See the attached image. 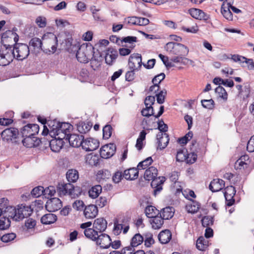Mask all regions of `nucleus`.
Masks as SVG:
<instances>
[{
    "mask_svg": "<svg viewBox=\"0 0 254 254\" xmlns=\"http://www.w3.org/2000/svg\"><path fill=\"white\" fill-rule=\"evenodd\" d=\"M230 9L229 8H223L221 7V13L226 19L231 21L233 20V15Z\"/></svg>",
    "mask_w": 254,
    "mask_h": 254,
    "instance_id": "e2e57ef3",
    "label": "nucleus"
},
{
    "mask_svg": "<svg viewBox=\"0 0 254 254\" xmlns=\"http://www.w3.org/2000/svg\"><path fill=\"white\" fill-rule=\"evenodd\" d=\"M141 114L143 116L149 117L153 115V107L146 106V108L141 111Z\"/></svg>",
    "mask_w": 254,
    "mask_h": 254,
    "instance_id": "338daca9",
    "label": "nucleus"
},
{
    "mask_svg": "<svg viewBox=\"0 0 254 254\" xmlns=\"http://www.w3.org/2000/svg\"><path fill=\"white\" fill-rule=\"evenodd\" d=\"M45 206L48 211L54 212L61 208L62 202L59 198L54 197L47 201Z\"/></svg>",
    "mask_w": 254,
    "mask_h": 254,
    "instance_id": "ddd939ff",
    "label": "nucleus"
},
{
    "mask_svg": "<svg viewBox=\"0 0 254 254\" xmlns=\"http://www.w3.org/2000/svg\"><path fill=\"white\" fill-rule=\"evenodd\" d=\"M29 46L35 52H39L41 50H42L43 40L36 37L33 38L30 40Z\"/></svg>",
    "mask_w": 254,
    "mask_h": 254,
    "instance_id": "cd10ccee",
    "label": "nucleus"
},
{
    "mask_svg": "<svg viewBox=\"0 0 254 254\" xmlns=\"http://www.w3.org/2000/svg\"><path fill=\"white\" fill-rule=\"evenodd\" d=\"M116 145L113 143H110L103 146L100 151L101 157L107 159L112 157L115 153Z\"/></svg>",
    "mask_w": 254,
    "mask_h": 254,
    "instance_id": "9b49d317",
    "label": "nucleus"
},
{
    "mask_svg": "<svg viewBox=\"0 0 254 254\" xmlns=\"http://www.w3.org/2000/svg\"><path fill=\"white\" fill-rule=\"evenodd\" d=\"M247 150L250 152H254V135L252 136L247 143Z\"/></svg>",
    "mask_w": 254,
    "mask_h": 254,
    "instance_id": "774afa93",
    "label": "nucleus"
},
{
    "mask_svg": "<svg viewBox=\"0 0 254 254\" xmlns=\"http://www.w3.org/2000/svg\"><path fill=\"white\" fill-rule=\"evenodd\" d=\"M144 241V237L140 234H136L132 238L130 245L132 247H135L140 245Z\"/></svg>",
    "mask_w": 254,
    "mask_h": 254,
    "instance_id": "a19ab883",
    "label": "nucleus"
},
{
    "mask_svg": "<svg viewBox=\"0 0 254 254\" xmlns=\"http://www.w3.org/2000/svg\"><path fill=\"white\" fill-rule=\"evenodd\" d=\"M94 48L89 43H84L78 47L76 51L77 60L82 63H87L93 58Z\"/></svg>",
    "mask_w": 254,
    "mask_h": 254,
    "instance_id": "20e7f679",
    "label": "nucleus"
},
{
    "mask_svg": "<svg viewBox=\"0 0 254 254\" xmlns=\"http://www.w3.org/2000/svg\"><path fill=\"white\" fill-rule=\"evenodd\" d=\"M165 49L171 55H187L189 52V49L186 46L175 42L167 43L165 46Z\"/></svg>",
    "mask_w": 254,
    "mask_h": 254,
    "instance_id": "39448f33",
    "label": "nucleus"
},
{
    "mask_svg": "<svg viewBox=\"0 0 254 254\" xmlns=\"http://www.w3.org/2000/svg\"><path fill=\"white\" fill-rule=\"evenodd\" d=\"M57 220V216L53 213H48L43 215L41 218V222L45 225L54 223Z\"/></svg>",
    "mask_w": 254,
    "mask_h": 254,
    "instance_id": "c756f323",
    "label": "nucleus"
},
{
    "mask_svg": "<svg viewBox=\"0 0 254 254\" xmlns=\"http://www.w3.org/2000/svg\"><path fill=\"white\" fill-rule=\"evenodd\" d=\"M159 57L167 67H172L175 66V64H174L172 62H169L168 57L165 56L162 54H159Z\"/></svg>",
    "mask_w": 254,
    "mask_h": 254,
    "instance_id": "680f3d73",
    "label": "nucleus"
},
{
    "mask_svg": "<svg viewBox=\"0 0 254 254\" xmlns=\"http://www.w3.org/2000/svg\"><path fill=\"white\" fill-rule=\"evenodd\" d=\"M157 169L154 167H150L146 170L144 178L146 180H152L151 186L155 188L154 193L160 191L162 189V185L165 181V178L164 177H159L156 178L157 175Z\"/></svg>",
    "mask_w": 254,
    "mask_h": 254,
    "instance_id": "f257e3e1",
    "label": "nucleus"
},
{
    "mask_svg": "<svg viewBox=\"0 0 254 254\" xmlns=\"http://www.w3.org/2000/svg\"><path fill=\"white\" fill-rule=\"evenodd\" d=\"M199 208V205L196 202L192 201L190 204L186 206V209L188 212L194 213L196 212Z\"/></svg>",
    "mask_w": 254,
    "mask_h": 254,
    "instance_id": "a18cd8bd",
    "label": "nucleus"
},
{
    "mask_svg": "<svg viewBox=\"0 0 254 254\" xmlns=\"http://www.w3.org/2000/svg\"><path fill=\"white\" fill-rule=\"evenodd\" d=\"M190 15L195 19L198 20H207L209 18V15L199 9L191 8L189 10Z\"/></svg>",
    "mask_w": 254,
    "mask_h": 254,
    "instance_id": "a211bd4d",
    "label": "nucleus"
},
{
    "mask_svg": "<svg viewBox=\"0 0 254 254\" xmlns=\"http://www.w3.org/2000/svg\"><path fill=\"white\" fill-rule=\"evenodd\" d=\"M215 92L217 94H218L219 97L222 98L225 101L227 100V93L223 87L221 86H218L215 89Z\"/></svg>",
    "mask_w": 254,
    "mask_h": 254,
    "instance_id": "3c124183",
    "label": "nucleus"
},
{
    "mask_svg": "<svg viewBox=\"0 0 254 254\" xmlns=\"http://www.w3.org/2000/svg\"><path fill=\"white\" fill-rule=\"evenodd\" d=\"M59 127H60L61 129L66 134L67 136L72 128V126L67 123H60Z\"/></svg>",
    "mask_w": 254,
    "mask_h": 254,
    "instance_id": "603ef678",
    "label": "nucleus"
},
{
    "mask_svg": "<svg viewBox=\"0 0 254 254\" xmlns=\"http://www.w3.org/2000/svg\"><path fill=\"white\" fill-rule=\"evenodd\" d=\"M98 210L95 205L91 204L86 206L84 209V215L87 219H93L98 214Z\"/></svg>",
    "mask_w": 254,
    "mask_h": 254,
    "instance_id": "6ab92c4d",
    "label": "nucleus"
},
{
    "mask_svg": "<svg viewBox=\"0 0 254 254\" xmlns=\"http://www.w3.org/2000/svg\"><path fill=\"white\" fill-rule=\"evenodd\" d=\"M59 125L60 122L56 120L48 122V125L50 128V135L51 136H53V135H55L54 133H55L58 128L59 127Z\"/></svg>",
    "mask_w": 254,
    "mask_h": 254,
    "instance_id": "37998d69",
    "label": "nucleus"
},
{
    "mask_svg": "<svg viewBox=\"0 0 254 254\" xmlns=\"http://www.w3.org/2000/svg\"><path fill=\"white\" fill-rule=\"evenodd\" d=\"M23 138L22 143L23 145L28 148L35 147L38 146L41 141L35 136H22Z\"/></svg>",
    "mask_w": 254,
    "mask_h": 254,
    "instance_id": "dca6fc26",
    "label": "nucleus"
},
{
    "mask_svg": "<svg viewBox=\"0 0 254 254\" xmlns=\"http://www.w3.org/2000/svg\"><path fill=\"white\" fill-rule=\"evenodd\" d=\"M84 206V204L82 200H77L75 201L72 204L73 208L77 211L83 210Z\"/></svg>",
    "mask_w": 254,
    "mask_h": 254,
    "instance_id": "69168bd1",
    "label": "nucleus"
},
{
    "mask_svg": "<svg viewBox=\"0 0 254 254\" xmlns=\"http://www.w3.org/2000/svg\"><path fill=\"white\" fill-rule=\"evenodd\" d=\"M6 209L9 211L8 216L15 221L21 220L29 216L32 213V209L30 206L23 204L18 205L16 208L10 206L6 207Z\"/></svg>",
    "mask_w": 254,
    "mask_h": 254,
    "instance_id": "f03ea898",
    "label": "nucleus"
},
{
    "mask_svg": "<svg viewBox=\"0 0 254 254\" xmlns=\"http://www.w3.org/2000/svg\"><path fill=\"white\" fill-rule=\"evenodd\" d=\"M92 125L90 123L80 122L77 125V129L81 133H86L91 129Z\"/></svg>",
    "mask_w": 254,
    "mask_h": 254,
    "instance_id": "c9c22d12",
    "label": "nucleus"
},
{
    "mask_svg": "<svg viewBox=\"0 0 254 254\" xmlns=\"http://www.w3.org/2000/svg\"><path fill=\"white\" fill-rule=\"evenodd\" d=\"M158 149L162 150L168 145L169 141L168 135L166 133L159 132L157 135Z\"/></svg>",
    "mask_w": 254,
    "mask_h": 254,
    "instance_id": "f3484780",
    "label": "nucleus"
},
{
    "mask_svg": "<svg viewBox=\"0 0 254 254\" xmlns=\"http://www.w3.org/2000/svg\"><path fill=\"white\" fill-rule=\"evenodd\" d=\"M153 162V160L151 157L147 158L144 160L140 162L137 165V168L138 170H144L146 169L148 166L151 164Z\"/></svg>",
    "mask_w": 254,
    "mask_h": 254,
    "instance_id": "09e8293b",
    "label": "nucleus"
},
{
    "mask_svg": "<svg viewBox=\"0 0 254 254\" xmlns=\"http://www.w3.org/2000/svg\"><path fill=\"white\" fill-rule=\"evenodd\" d=\"M146 134L147 133L145 130H142L139 133L135 145V147L139 150H141L143 148L144 145L143 141L145 139Z\"/></svg>",
    "mask_w": 254,
    "mask_h": 254,
    "instance_id": "58836bf2",
    "label": "nucleus"
},
{
    "mask_svg": "<svg viewBox=\"0 0 254 254\" xmlns=\"http://www.w3.org/2000/svg\"><path fill=\"white\" fill-rule=\"evenodd\" d=\"M13 51L14 58L18 60H23L26 59L29 54V48L26 44L18 43L14 48H12Z\"/></svg>",
    "mask_w": 254,
    "mask_h": 254,
    "instance_id": "0eeeda50",
    "label": "nucleus"
},
{
    "mask_svg": "<svg viewBox=\"0 0 254 254\" xmlns=\"http://www.w3.org/2000/svg\"><path fill=\"white\" fill-rule=\"evenodd\" d=\"M236 190L234 187L230 186L225 189L224 195L226 201H228L227 205L231 206L234 202L233 197L235 195Z\"/></svg>",
    "mask_w": 254,
    "mask_h": 254,
    "instance_id": "aec40b11",
    "label": "nucleus"
},
{
    "mask_svg": "<svg viewBox=\"0 0 254 254\" xmlns=\"http://www.w3.org/2000/svg\"><path fill=\"white\" fill-rule=\"evenodd\" d=\"M35 22L39 27L44 28L46 26L47 19L44 16H39L36 18Z\"/></svg>",
    "mask_w": 254,
    "mask_h": 254,
    "instance_id": "bf43d9fd",
    "label": "nucleus"
},
{
    "mask_svg": "<svg viewBox=\"0 0 254 254\" xmlns=\"http://www.w3.org/2000/svg\"><path fill=\"white\" fill-rule=\"evenodd\" d=\"M175 210L172 207H166L161 210L160 216L164 219H169L174 214Z\"/></svg>",
    "mask_w": 254,
    "mask_h": 254,
    "instance_id": "2f4dec72",
    "label": "nucleus"
},
{
    "mask_svg": "<svg viewBox=\"0 0 254 254\" xmlns=\"http://www.w3.org/2000/svg\"><path fill=\"white\" fill-rule=\"evenodd\" d=\"M62 44H63L65 50L70 53L76 52L79 47L77 43L73 42V40L71 37L65 39Z\"/></svg>",
    "mask_w": 254,
    "mask_h": 254,
    "instance_id": "2eb2a0df",
    "label": "nucleus"
},
{
    "mask_svg": "<svg viewBox=\"0 0 254 254\" xmlns=\"http://www.w3.org/2000/svg\"><path fill=\"white\" fill-rule=\"evenodd\" d=\"M10 224V222L8 217L3 216L0 217V229L5 230L8 228Z\"/></svg>",
    "mask_w": 254,
    "mask_h": 254,
    "instance_id": "8fccbe9b",
    "label": "nucleus"
},
{
    "mask_svg": "<svg viewBox=\"0 0 254 254\" xmlns=\"http://www.w3.org/2000/svg\"><path fill=\"white\" fill-rule=\"evenodd\" d=\"M172 234L168 230H165L161 231L158 235V239L162 244H167L171 240Z\"/></svg>",
    "mask_w": 254,
    "mask_h": 254,
    "instance_id": "7c9ffc66",
    "label": "nucleus"
},
{
    "mask_svg": "<svg viewBox=\"0 0 254 254\" xmlns=\"http://www.w3.org/2000/svg\"><path fill=\"white\" fill-rule=\"evenodd\" d=\"M102 187L100 185H96L92 187L88 191L89 195L92 198L97 197L102 191Z\"/></svg>",
    "mask_w": 254,
    "mask_h": 254,
    "instance_id": "4c0bfd02",
    "label": "nucleus"
},
{
    "mask_svg": "<svg viewBox=\"0 0 254 254\" xmlns=\"http://www.w3.org/2000/svg\"><path fill=\"white\" fill-rule=\"evenodd\" d=\"M64 145V141L62 139L55 138L50 142L51 149L55 152H59Z\"/></svg>",
    "mask_w": 254,
    "mask_h": 254,
    "instance_id": "a878e982",
    "label": "nucleus"
},
{
    "mask_svg": "<svg viewBox=\"0 0 254 254\" xmlns=\"http://www.w3.org/2000/svg\"><path fill=\"white\" fill-rule=\"evenodd\" d=\"M81 194V190L78 187H74L72 185V188L69 190H67L66 195L70 196L72 198L78 197Z\"/></svg>",
    "mask_w": 254,
    "mask_h": 254,
    "instance_id": "c03bdc74",
    "label": "nucleus"
},
{
    "mask_svg": "<svg viewBox=\"0 0 254 254\" xmlns=\"http://www.w3.org/2000/svg\"><path fill=\"white\" fill-rule=\"evenodd\" d=\"M151 227L154 229H160L163 224V219L160 216H156L149 220Z\"/></svg>",
    "mask_w": 254,
    "mask_h": 254,
    "instance_id": "72a5a7b5",
    "label": "nucleus"
},
{
    "mask_svg": "<svg viewBox=\"0 0 254 254\" xmlns=\"http://www.w3.org/2000/svg\"><path fill=\"white\" fill-rule=\"evenodd\" d=\"M208 241L204 237H199L196 241V247L199 251H205L208 246Z\"/></svg>",
    "mask_w": 254,
    "mask_h": 254,
    "instance_id": "473e14b6",
    "label": "nucleus"
},
{
    "mask_svg": "<svg viewBox=\"0 0 254 254\" xmlns=\"http://www.w3.org/2000/svg\"><path fill=\"white\" fill-rule=\"evenodd\" d=\"M44 189L42 186H38L32 190L31 192V195L34 197H38L42 195H44Z\"/></svg>",
    "mask_w": 254,
    "mask_h": 254,
    "instance_id": "49530a36",
    "label": "nucleus"
},
{
    "mask_svg": "<svg viewBox=\"0 0 254 254\" xmlns=\"http://www.w3.org/2000/svg\"><path fill=\"white\" fill-rule=\"evenodd\" d=\"M231 59L234 62L239 63L240 64H242V66H244L245 64H247L248 65H253L254 64V61L252 59H247L239 55H231Z\"/></svg>",
    "mask_w": 254,
    "mask_h": 254,
    "instance_id": "4be33fe9",
    "label": "nucleus"
},
{
    "mask_svg": "<svg viewBox=\"0 0 254 254\" xmlns=\"http://www.w3.org/2000/svg\"><path fill=\"white\" fill-rule=\"evenodd\" d=\"M144 245L147 247H150L154 243L153 235L150 233H146L144 234Z\"/></svg>",
    "mask_w": 254,
    "mask_h": 254,
    "instance_id": "de8ad7c7",
    "label": "nucleus"
},
{
    "mask_svg": "<svg viewBox=\"0 0 254 254\" xmlns=\"http://www.w3.org/2000/svg\"><path fill=\"white\" fill-rule=\"evenodd\" d=\"M192 132L191 131H189L185 136L179 138L178 139V142L180 144H185L192 138Z\"/></svg>",
    "mask_w": 254,
    "mask_h": 254,
    "instance_id": "0e129e2a",
    "label": "nucleus"
},
{
    "mask_svg": "<svg viewBox=\"0 0 254 254\" xmlns=\"http://www.w3.org/2000/svg\"><path fill=\"white\" fill-rule=\"evenodd\" d=\"M13 51L12 47L1 46L0 49V65H8L13 60Z\"/></svg>",
    "mask_w": 254,
    "mask_h": 254,
    "instance_id": "423d86ee",
    "label": "nucleus"
},
{
    "mask_svg": "<svg viewBox=\"0 0 254 254\" xmlns=\"http://www.w3.org/2000/svg\"><path fill=\"white\" fill-rule=\"evenodd\" d=\"M84 234L86 237L95 241L98 236V233L94 228H87L84 230Z\"/></svg>",
    "mask_w": 254,
    "mask_h": 254,
    "instance_id": "e433bc0d",
    "label": "nucleus"
},
{
    "mask_svg": "<svg viewBox=\"0 0 254 254\" xmlns=\"http://www.w3.org/2000/svg\"><path fill=\"white\" fill-rule=\"evenodd\" d=\"M124 23L128 25L145 26L149 24L148 19L136 16H131L125 18Z\"/></svg>",
    "mask_w": 254,
    "mask_h": 254,
    "instance_id": "1a4fd4ad",
    "label": "nucleus"
},
{
    "mask_svg": "<svg viewBox=\"0 0 254 254\" xmlns=\"http://www.w3.org/2000/svg\"><path fill=\"white\" fill-rule=\"evenodd\" d=\"M43 51L46 54H54L57 49L58 38L53 33H45L42 37Z\"/></svg>",
    "mask_w": 254,
    "mask_h": 254,
    "instance_id": "7ed1b4c3",
    "label": "nucleus"
},
{
    "mask_svg": "<svg viewBox=\"0 0 254 254\" xmlns=\"http://www.w3.org/2000/svg\"><path fill=\"white\" fill-rule=\"evenodd\" d=\"M142 58L140 54L134 53L130 56L128 64L131 70H139L142 65Z\"/></svg>",
    "mask_w": 254,
    "mask_h": 254,
    "instance_id": "6e6552de",
    "label": "nucleus"
},
{
    "mask_svg": "<svg viewBox=\"0 0 254 254\" xmlns=\"http://www.w3.org/2000/svg\"><path fill=\"white\" fill-rule=\"evenodd\" d=\"M17 134V129L14 128H9L4 129L1 132V137L3 139L9 140H12V138H16Z\"/></svg>",
    "mask_w": 254,
    "mask_h": 254,
    "instance_id": "bb28decb",
    "label": "nucleus"
},
{
    "mask_svg": "<svg viewBox=\"0 0 254 254\" xmlns=\"http://www.w3.org/2000/svg\"><path fill=\"white\" fill-rule=\"evenodd\" d=\"M107 222L103 218H98L94 220L93 223V228L101 233L104 232L107 228Z\"/></svg>",
    "mask_w": 254,
    "mask_h": 254,
    "instance_id": "393cba45",
    "label": "nucleus"
},
{
    "mask_svg": "<svg viewBox=\"0 0 254 254\" xmlns=\"http://www.w3.org/2000/svg\"><path fill=\"white\" fill-rule=\"evenodd\" d=\"M225 186L223 180L219 179H214L209 185V189L213 192H217L222 190Z\"/></svg>",
    "mask_w": 254,
    "mask_h": 254,
    "instance_id": "b1692460",
    "label": "nucleus"
},
{
    "mask_svg": "<svg viewBox=\"0 0 254 254\" xmlns=\"http://www.w3.org/2000/svg\"><path fill=\"white\" fill-rule=\"evenodd\" d=\"M118 57L117 51L112 48L108 49L106 53L105 60L106 63L111 65L115 61Z\"/></svg>",
    "mask_w": 254,
    "mask_h": 254,
    "instance_id": "5701e85b",
    "label": "nucleus"
},
{
    "mask_svg": "<svg viewBox=\"0 0 254 254\" xmlns=\"http://www.w3.org/2000/svg\"><path fill=\"white\" fill-rule=\"evenodd\" d=\"M55 193L56 190L55 187L53 186H49L44 189V195H45V197H49L54 195Z\"/></svg>",
    "mask_w": 254,
    "mask_h": 254,
    "instance_id": "052dcab7",
    "label": "nucleus"
},
{
    "mask_svg": "<svg viewBox=\"0 0 254 254\" xmlns=\"http://www.w3.org/2000/svg\"><path fill=\"white\" fill-rule=\"evenodd\" d=\"M36 225V221L32 218L27 219L25 222V228L27 230H33Z\"/></svg>",
    "mask_w": 254,
    "mask_h": 254,
    "instance_id": "4d7b16f0",
    "label": "nucleus"
},
{
    "mask_svg": "<svg viewBox=\"0 0 254 254\" xmlns=\"http://www.w3.org/2000/svg\"><path fill=\"white\" fill-rule=\"evenodd\" d=\"M95 242L98 245L103 249H108L111 245L110 237L109 235L104 233L98 235Z\"/></svg>",
    "mask_w": 254,
    "mask_h": 254,
    "instance_id": "4468645a",
    "label": "nucleus"
},
{
    "mask_svg": "<svg viewBox=\"0 0 254 254\" xmlns=\"http://www.w3.org/2000/svg\"><path fill=\"white\" fill-rule=\"evenodd\" d=\"M138 168H130L124 171L123 177L127 180H132L136 179L138 176Z\"/></svg>",
    "mask_w": 254,
    "mask_h": 254,
    "instance_id": "c85d7f7f",
    "label": "nucleus"
},
{
    "mask_svg": "<svg viewBox=\"0 0 254 254\" xmlns=\"http://www.w3.org/2000/svg\"><path fill=\"white\" fill-rule=\"evenodd\" d=\"M39 127L37 124H28L21 130L22 136H35L39 132Z\"/></svg>",
    "mask_w": 254,
    "mask_h": 254,
    "instance_id": "9d476101",
    "label": "nucleus"
},
{
    "mask_svg": "<svg viewBox=\"0 0 254 254\" xmlns=\"http://www.w3.org/2000/svg\"><path fill=\"white\" fill-rule=\"evenodd\" d=\"M202 106L208 109H212L214 107V102L212 99L209 100H202L201 101Z\"/></svg>",
    "mask_w": 254,
    "mask_h": 254,
    "instance_id": "864d4df0",
    "label": "nucleus"
},
{
    "mask_svg": "<svg viewBox=\"0 0 254 254\" xmlns=\"http://www.w3.org/2000/svg\"><path fill=\"white\" fill-rule=\"evenodd\" d=\"M72 188V184L70 183L64 184L59 185L57 188V190L60 195H66L67 190L71 189Z\"/></svg>",
    "mask_w": 254,
    "mask_h": 254,
    "instance_id": "79ce46f5",
    "label": "nucleus"
},
{
    "mask_svg": "<svg viewBox=\"0 0 254 254\" xmlns=\"http://www.w3.org/2000/svg\"><path fill=\"white\" fill-rule=\"evenodd\" d=\"M68 140L70 145L74 147H78L80 146L82 147L84 139L82 135L72 134L69 136Z\"/></svg>",
    "mask_w": 254,
    "mask_h": 254,
    "instance_id": "412c9836",
    "label": "nucleus"
},
{
    "mask_svg": "<svg viewBox=\"0 0 254 254\" xmlns=\"http://www.w3.org/2000/svg\"><path fill=\"white\" fill-rule=\"evenodd\" d=\"M202 225L204 227L212 225L213 223V218L211 216H207L201 219Z\"/></svg>",
    "mask_w": 254,
    "mask_h": 254,
    "instance_id": "6e6d98bb",
    "label": "nucleus"
},
{
    "mask_svg": "<svg viewBox=\"0 0 254 254\" xmlns=\"http://www.w3.org/2000/svg\"><path fill=\"white\" fill-rule=\"evenodd\" d=\"M99 146V141L93 138H87L82 142V148L86 151L96 150Z\"/></svg>",
    "mask_w": 254,
    "mask_h": 254,
    "instance_id": "f8f14e48",
    "label": "nucleus"
},
{
    "mask_svg": "<svg viewBox=\"0 0 254 254\" xmlns=\"http://www.w3.org/2000/svg\"><path fill=\"white\" fill-rule=\"evenodd\" d=\"M145 212L147 217L151 219L158 214L159 211L153 206H148L145 208Z\"/></svg>",
    "mask_w": 254,
    "mask_h": 254,
    "instance_id": "ea45409f",
    "label": "nucleus"
},
{
    "mask_svg": "<svg viewBox=\"0 0 254 254\" xmlns=\"http://www.w3.org/2000/svg\"><path fill=\"white\" fill-rule=\"evenodd\" d=\"M112 127L110 125H106L103 128V135L105 139H108L112 134Z\"/></svg>",
    "mask_w": 254,
    "mask_h": 254,
    "instance_id": "5fc2aeb1",
    "label": "nucleus"
},
{
    "mask_svg": "<svg viewBox=\"0 0 254 254\" xmlns=\"http://www.w3.org/2000/svg\"><path fill=\"white\" fill-rule=\"evenodd\" d=\"M16 238V235L14 233H8L3 235L1 237V240L4 243H8L13 240Z\"/></svg>",
    "mask_w": 254,
    "mask_h": 254,
    "instance_id": "13d9d810",
    "label": "nucleus"
},
{
    "mask_svg": "<svg viewBox=\"0 0 254 254\" xmlns=\"http://www.w3.org/2000/svg\"><path fill=\"white\" fill-rule=\"evenodd\" d=\"M66 177L69 182L74 183L78 179L79 174L75 169H69L66 172Z\"/></svg>",
    "mask_w": 254,
    "mask_h": 254,
    "instance_id": "f704fd0d",
    "label": "nucleus"
}]
</instances>
